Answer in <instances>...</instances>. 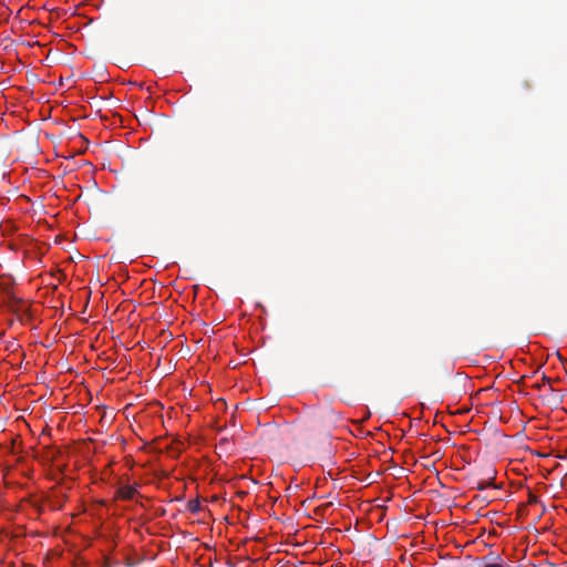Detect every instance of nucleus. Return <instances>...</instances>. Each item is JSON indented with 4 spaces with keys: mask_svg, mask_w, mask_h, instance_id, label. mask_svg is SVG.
<instances>
[{
    "mask_svg": "<svg viewBox=\"0 0 567 567\" xmlns=\"http://www.w3.org/2000/svg\"><path fill=\"white\" fill-rule=\"evenodd\" d=\"M551 379L543 375L542 382L534 385L536 389H540L544 384L550 383Z\"/></svg>",
    "mask_w": 567,
    "mask_h": 567,
    "instance_id": "4",
    "label": "nucleus"
},
{
    "mask_svg": "<svg viewBox=\"0 0 567 567\" xmlns=\"http://www.w3.org/2000/svg\"><path fill=\"white\" fill-rule=\"evenodd\" d=\"M529 502H530V503H536V502H537V497H536V496H534L533 494H530V496H529Z\"/></svg>",
    "mask_w": 567,
    "mask_h": 567,
    "instance_id": "7",
    "label": "nucleus"
},
{
    "mask_svg": "<svg viewBox=\"0 0 567 567\" xmlns=\"http://www.w3.org/2000/svg\"><path fill=\"white\" fill-rule=\"evenodd\" d=\"M103 567H110V566H107V565L105 564Z\"/></svg>",
    "mask_w": 567,
    "mask_h": 567,
    "instance_id": "8",
    "label": "nucleus"
},
{
    "mask_svg": "<svg viewBox=\"0 0 567 567\" xmlns=\"http://www.w3.org/2000/svg\"><path fill=\"white\" fill-rule=\"evenodd\" d=\"M229 444V441L228 439H221L219 441V447L223 449L224 446L228 445Z\"/></svg>",
    "mask_w": 567,
    "mask_h": 567,
    "instance_id": "6",
    "label": "nucleus"
},
{
    "mask_svg": "<svg viewBox=\"0 0 567 567\" xmlns=\"http://www.w3.org/2000/svg\"><path fill=\"white\" fill-rule=\"evenodd\" d=\"M200 503L198 499H190L188 501L187 503V509L192 513V514H196L200 511Z\"/></svg>",
    "mask_w": 567,
    "mask_h": 567,
    "instance_id": "3",
    "label": "nucleus"
},
{
    "mask_svg": "<svg viewBox=\"0 0 567 567\" xmlns=\"http://www.w3.org/2000/svg\"><path fill=\"white\" fill-rule=\"evenodd\" d=\"M483 567H511V566L502 564V563H487Z\"/></svg>",
    "mask_w": 567,
    "mask_h": 567,
    "instance_id": "5",
    "label": "nucleus"
},
{
    "mask_svg": "<svg viewBox=\"0 0 567 567\" xmlns=\"http://www.w3.org/2000/svg\"><path fill=\"white\" fill-rule=\"evenodd\" d=\"M495 475H496V472L494 468H487L485 472V477H483L476 482L475 488L478 491H484L489 486H495L494 485Z\"/></svg>",
    "mask_w": 567,
    "mask_h": 567,
    "instance_id": "1",
    "label": "nucleus"
},
{
    "mask_svg": "<svg viewBox=\"0 0 567 567\" xmlns=\"http://www.w3.org/2000/svg\"><path fill=\"white\" fill-rule=\"evenodd\" d=\"M137 494L135 486L124 485L116 491V496L122 499H132Z\"/></svg>",
    "mask_w": 567,
    "mask_h": 567,
    "instance_id": "2",
    "label": "nucleus"
}]
</instances>
